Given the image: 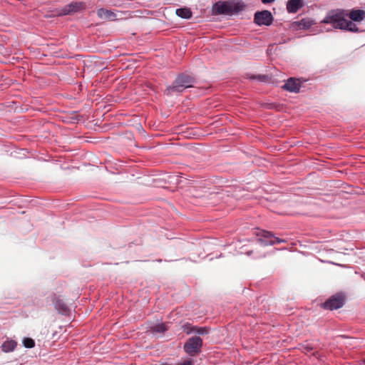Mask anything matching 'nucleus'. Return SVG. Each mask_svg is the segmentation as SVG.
Segmentation results:
<instances>
[{"label":"nucleus","mask_w":365,"mask_h":365,"mask_svg":"<svg viewBox=\"0 0 365 365\" xmlns=\"http://www.w3.org/2000/svg\"><path fill=\"white\" fill-rule=\"evenodd\" d=\"M345 295L342 293H336L330 297L322 304V307L327 310H334L342 307L345 303Z\"/></svg>","instance_id":"39448f33"},{"label":"nucleus","mask_w":365,"mask_h":365,"mask_svg":"<svg viewBox=\"0 0 365 365\" xmlns=\"http://www.w3.org/2000/svg\"><path fill=\"white\" fill-rule=\"evenodd\" d=\"M252 252V251H248V252H247V255H250Z\"/></svg>","instance_id":"a878e982"},{"label":"nucleus","mask_w":365,"mask_h":365,"mask_svg":"<svg viewBox=\"0 0 365 365\" xmlns=\"http://www.w3.org/2000/svg\"><path fill=\"white\" fill-rule=\"evenodd\" d=\"M17 346V343L14 340H6L1 344V349L4 352L13 351Z\"/></svg>","instance_id":"4468645a"},{"label":"nucleus","mask_w":365,"mask_h":365,"mask_svg":"<svg viewBox=\"0 0 365 365\" xmlns=\"http://www.w3.org/2000/svg\"><path fill=\"white\" fill-rule=\"evenodd\" d=\"M195 81V78L192 76L181 73L177 76L171 86L166 88L164 93L170 96L174 93H181L185 88L192 87Z\"/></svg>","instance_id":"f257e3e1"},{"label":"nucleus","mask_w":365,"mask_h":365,"mask_svg":"<svg viewBox=\"0 0 365 365\" xmlns=\"http://www.w3.org/2000/svg\"><path fill=\"white\" fill-rule=\"evenodd\" d=\"M202 339L200 336L189 338L183 346L185 353L191 356H195L201 352Z\"/></svg>","instance_id":"20e7f679"},{"label":"nucleus","mask_w":365,"mask_h":365,"mask_svg":"<svg viewBox=\"0 0 365 365\" xmlns=\"http://www.w3.org/2000/svg\"><path fill=\"white\" fill-rule=\"evenodd\" d=\"M354 22V21H353L351 20L348 21L347 19H346L345 23L344 24V28H342L341 30L348 31H351V32H354V33L360 32L361 31L359 30V29L358 28L356 24Z\"/></svg>","instance_id":"2eb2a0df"},{"label":"nucleus","mask_w":365,"mask_h":365,"mask_svg":"<svg viewBox=\"0 0 365 365\" xmlns=\"http://www.w3.org/2000/svg\"><path fill=\"white\" fill-rule=\"evenodd\" d=\"M245 7L242 1L237 2L218 1L213 6V11L217 14H237Z\"/></svg>","instance_id":"7ed1b4c3"},{"label":"nucleus","mask_w":365,"mask_h":365,"mask_svg":"<svg viewBox=\"0 0 365 365\" xmlns=\"http://www.w3.org/2000/svg\"><path fill=\"white\" fill-rule=\"evenodd\" d=\"M272 13L268 10L257 11L255 14L254 22L258 26H269L273 22Z\"/></svg>","instance_id":"0eeeda50"},{"label":"nucleus","mask_w":365,"mask_h":365,"mask_svg":"<svg viewBox=\"0 0 365 365\" xmlns=\"http://www.w3.org/2000/svg\"><path fill=\"white\" fill-rule=\"evenodd\" d=\"M304 348L307 350V351H310L313 349L312 346H311L309 344H307V346Z\"/></svg>","instance_id":"393cba45"},{"label":"nucleus","mask_w":365,"mask_h":365,"mask_svg":"<svg viewBox=\"0 0 365 365\" xmlns=\"http://www.w3.org/2000/svg\"><path fill=\"white\" fill-rule=\"evenodd\" d=\"M261 1L264 4H270V3H272L273 1H274V0H261Z\"/></svg>","instance_id":"b1692460"},{"label":"nucleus","mask_w":365,"mask_h":365,"mask_svg":"<svg viewBox=\"0 0 365 365\" xmlns=\"http://www.w3.org/2000/svg\"><path fill=\"white\" fill-rule=\"evenodd\" d=\"M346 16L347 11L346 10L341 9H332L327 12L322 23L330 24L333 28L341 30L342 28H344V24Z\"/></svg>","instance_id":"f03ea898"},{"label":"nucleus","mask_w":365,"mask_h":365,"mask_svg":"<svg viewBox=\"0 0 365 365\" xmlns=\"http://www.w3.org/2000/svg\"><path fill=\"white\" fill-rule=\"evenodd\" d=\"M53 302L54 304L56 309L59 314L67 316L70 314V309L67 304L61 299L58 297L54 295L53 298Z\"/></svg>","instance_id":"9d476101"},{"label":"nucleus","mask_w":365,"mask_h":365,"mask_svg":"<svg viewBox=\"0 0 365 365\" xmlns=\"http://www.w3.org/2000/svg\"><path fill=\"white\" fill-rule=\"evenodd\" d=\"M297 24L299 29H307L312 26V21L309 19H302V20L297 21Z\"/></svg>","instance_id":"a211bd4d"},{"label":"nucleus","mask_w":365,"mask_h":365,"mask_svg":"<svg viewBox=\"0 0 365 365\" xmlns=\"http://www.w3.org/2000/svg\"><path fill=\"white\" fill-rule=\"evenodd\" d=\"M151 330L153 332L164 333L168 330V327L165 323L157 324L151 327Z\"/></svg>","instance_id":"f3484780"},{"label":"nucleus","mask_w":365,"mask_h":365,"mask_svg":"<svg viewBox=\"0 0 365 365\" xmlns=\"http://www.w3.org/2000/svg\"><path fill=\"white\" fill-rule=\"evenodd\" d=\"M175 13L179 17L185 19H189L192 17V11L189 8L178 9Z\"/></svg>","instance_id":"dca6fc26"},{"label":"nucleus","mask_w":365,"mask_h":365,"mask_svg":"<svg viewBox=\"0 0 365 365\" xmlns=\"http://www.w3.org/2000/svg\"><path fill=\"white\" fill-rule=\"evenodd\" d=\"M257 235L259 237L257 241L262 246L274 245L285 242L286 240L275 237L272 232L266 230H260Z\"/></svg>","instance_id":"423d86ee"},{"label":"nucleus","mask_w":365,"mask_h":365,"mask_svg":"<svg viewBox=\"0 0 365 365\" xmlns=\"http://www.w3.org/2000/svg\"><path fill=\"white\" fill-rule=\"evenodd\" d=\"M182 331L186 333L187 334H190L191 333L195 332V330H196V327L192 326L190 323H185L182 326Z\"/></svg>","instance_id":"6ab92c4d"},{"label":"nucleus","mask_w":365,"mask_h":365,"mask_svg":"<svg viewBox=\"0 0 365 365\" xmlns=\"http://www.w3.org/2000/svg\"><path fill=\"white\" fill-rule=\"evenodd\" d=\"M86 9V4L82 1H73L63 6L60 12V15L66 16L78 12Z\"/></svg>","instance_id":"6e6552de"},{"label":"nucleus","mask_w":365,"mask_h":365,"mask_svg":"<svg viewBox=\"0 0 365 365\" xmlns=\"http://www.w3.org/2000/svg\"><path fill=\"white\" fill-rule=\"evenodd\" d=\"M195 333L198 334L204 335L208 333V329L207 327H196V330H195Z\"/></svg>","instance_id":"4be33fe9"},{"label":"nucleus","mask_w":365,"mask_h":365,"mask_svg":"<svg viewBox=\"0 0 365 365\" xmlns=\"http://www.w3.org/2000/svg\"><path fill=\"white\" fill-rule=\"evenodd\" d=\"M363 363L365 364V359L363 360Z\"/></svg>","instance_id":"bb28decb"},{"label":"nucleus","mask_w":365,"mask_h":365,"mask_svg":"<svg viewBox=\"0 0 365 365\" xmlns=\"http://www.w3.org/2000/svg\"><path fill=\"white\" fill-rule=\"evenodd\" d=\"M23 344L26 348H33L35 346V341L31 338H24L23 340Z\"/></svg>","instance_id":"412c9836"},{"label":"nucleus","mask_w":365,"mask_h":365,"mask_svg":"<svg viewBox=\"0 0 365 365\" xmlns=\"http://www.w3.org/2000/svg\"><path fill=\"white\" fill-rule=\"evenodd\" d=\"M248 78L266 82L268 81L269 76L267 75H249Z\"/></svg>","instance_id":"aec40b11"},{"label":"nucleus","mask_w":365,"mask_h":365,"mask_svg":"<svg viewBox=\"0 0 365 365\" xmlns=\"http://www.w3.org/2000/svg\"><path fill=\"white\" fill-rule=\"evenodd\" d=\"M347 16L354 22H361L365 19V11L362 9H352L347 13Z\"/></svg>","instance_id":"9b49d317"},{"label":"nucleus","mask_w":365,"mask_h":365,"mask_svg":"<svg viewBox=\"0 0 365 365\" xmlns=\"http://www.w3.org/2000/svg\"><path fill=\"white\" fill-rule=\"evenodd\" d=\"M301 87V81L299 79L291 77L285 81L282 88L291 93H298L300 91Z\"/></svg>","instance_id":"1a4fd4ad"},{"label":"nucleus","mask_w":365,"mask_h":365,"mask_svg":"<svg viewBox=\"0 0 365 365\" xmlns=\"http://www.w3.org/2000/svg\"><path fill=\"white\" fill-rule=\"evenodd\" d=\"M178 365H192V362L190 360H187L183 361L182 363L178 364Z\"/></svg>","instance_id":"5701e85b"},{"label":"nucleus","mask_w":365,"mask_h":365,"mask_svg":"<svg viewBox=\"0 0 365 365\" xmlns=\"http://www.w3.org/2000/svg\"><path fill=\"white\" fill-rule=\"evenodd\" d=\"M302 0H288L287 10L289 13H297L303 6Z\"/></svg>","instance_id":"f8f14e48"},{"label":"nucleus","mask_w":365,"mask_h":365,"mask_svg":"<svg viewBox=\"0 0 365 365\" xmlns=\"http://www.w3.org/2000/svg\"><path fill=\"white\" fill-rule=\"evenodd\" d=\"M97 15L99 18L102 19H108V20H115L116 19V15L110 10H108L103 8L99 9L97 11Z\"/></svg>","instance_id":"ddd939ff"}]
</instances>
